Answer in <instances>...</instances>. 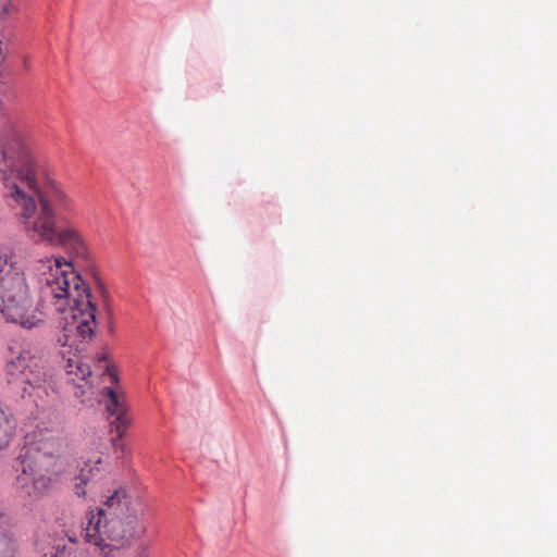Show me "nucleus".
I'll use <instances>...</instances> for the list:
<instances>
[{
    "instance_id": "obj_20",
    "label": "nucleus",
    "mask_w": 557,
    "mask_h": 557,
    "mask_svg": "<svg viewBox=\"0 0 557 557\" xmlns=\"http://www.w3.org/2000/svg\"><path fill=\"white\" fill-rule=\"evenodd\" d=\"M69 539H70L71 542H76V539L73 537V536H69Z\"/></svg>"
},
{
    "instance_id": "obj_2",
    "label": "nucleus",
    "mask_w": 557,
    "mask_h": 557,
    "mask_svg": "<svg viewBox=\"0 0 557 557\" xmlns=\"http://www.w3.org/2000/svg\"><path fill=\"white\" fill-rule=\"evenodd\" d=\"M27 169L20 176V183L8 177L5 180V198L9 205L18 210L26 234L59 222L62 218H73L77 213L74 199L65 187L53 178H46L39 185L37 164Z\"/></svg>"
},
{
    "instance_id": "obj_23",
    "label": "nucleus",
    "mask_w": 557,
    "mask_h": 557,
    "mask_svg": "<svg viewBox=\"0 0 557 557\" xmlns=\"http://www.w3.org/2000/svg\"><path fill=\"white\" fill-rule=\"evenodd\" d=\"M99 288L103 289V286L101 285V282H98Z\"/></svg>"
},
{
    "instance_id": "obj_8",
    "label": "nucleus",
    "mask_w": 557,
    "mask_h": 557,
    "mask_svg": "<svg viewBox=\"0 0 557 557\" xmlns=\"http://www.w3.org/2000/svg\"><path fill=\"white\" fill-rule=\"evenodd\" d=\"M27 161L30 168L36 165L35 159L24 147L20 133L14 132V140L10 145L0 140V173L3 174L4 186L8 177L20 183V176L26 172Z\"/></svg>"
},
{
    "instance_id": "obj_6",
    "label": "nucleus",
    "mask_w": 557,
    "mask_h": 557,
    "mask_svg": "<svg viewBox=\"0 0 557 557\" xmlns=\"http://www.w3.org/2000/svg\"><path fill=\"white\" fill-rule=\"evenodd\" d=\"M106 372L110 377V382L116 386L103 387L101 391V401L108 414L114 417V420L111 421V428L116 434L115 438H113V441H115L121 440L125 435L126 429L132 422V417L128 413L129 408L126 395L119 386V377L115 369L107 364Z\"/></svg>"
},
{
    "instance_id": "obj_19",
    "label": "nucleus",
    "mask_w": 557,
    "mask_h": 557,
    "mask_svg": "<svg viewBox=\"0 0 557 557\" xmlns=\"http://www.w3.org/2000/svg\"><path fill=\"white\" fill-rule=\"evenodd\" d=\"M134 557H147V554L145 552L144 548H138L136 552H135V555Z\"/></svg>"
},
{
    "instance_id": "obj_17",
    "label": "nucleus",
    "mask_w": 557,
    "mask_h": 557,
    "mask_svg": "<svg viewBox=\"0 0 557 557\" xmlns=\"http://www.w3.org/2000/svg\"><path fill=\"white\" fill-rule=\"evenodd\" d=\"M9 86L5 79L0 81V104L2 103L3 96L8 92Z\"/></svg>"
},
{
    "instance_id": "obj_21",
    "label": "nucleus",
    "mask_w": 557,
    "mask_h": 557,
    "mask_svg": "<svg viewBox=\"0 0 557 557\" xmlns=\"http://www.w3.org/2000/svg\"><path fill=\"white\" fill-rule=\"evenodd\" d=\"M99 288L103 289V286L101 285V282H98Z\"/></svg>"
},
{
    "instance_id": "obj_4",
    "label": "nucleus",
    "mask_w": 557,
    "mask_h": 557,
    "mask_svg": "<svg viewBox=\"0 0 557 557\" xmlns=\"http://www.w3.org/2000/svg\"><path fill=\"white\" fill-rule=\"evenodd\" d=\"M26 235L36 243L45 242L52 246H60L78 259H88L89 250L87 243L81 228L71 218H62L57 223L39 227V230Z\"/></svg>"
},
{
    "instance_id": "obj_18",
    "label": "nucleus",
    "mask_w": 557,
    "mask_h": 557,
    "mask_svg": "<svg viewBox=\"0 0 557 557\" xmlns=\"http://www.w3.org/2000/svg\"><path fill=\"white\" fill-rule=\"evenodd\" d=\"M54 557H76V555L65 548H62L55 553Z\"/></svg>"
},
{
    "instance_id": "obj_22",
    "label": "nucleus",
    "mask_w": 557,
    "mask_h": 557,
    "mask_svg": "<svg viewBox=\"0 0 557 557\" xmlns=\"http://www.w3.org/2000/svg\"><path fill=\"white\" fill-rule=\"evenodd\" d=\"M99 288L103 289V286L101 285V282H98Z\"/></svg>"
},
{
    "instance_id": "obj_14",
    "label": "nucleus",
    "mask_w": 557,
    "mask_h": 557,
    "mask_svg": "<svg viewBox=\"0 0 557 557\" xmlns=\"http://www.w3.org/2000/svg\"><path fill=\"white\" fill-rule=\"evenodd\" d=\"M86 484H87V480H86L84 473L82 472V478L79 479V483H76L75 487H74L75 494L77 496L84 497L86 495V491L83 487V485H86Z\"/></svg>"
},
{
    "instance_id": "obj_9",
    "label": "nucleus",
    "mask_w": 557,
    "mask_h": 557,
    "mask_svg": "<svg viewBox=\"0 0 557 557\" xmlns=\"http://www.w3.org/2000/svg\"><path fill=\"white\" fill-rule=\"evenodd\" d=\"M21 495L36 499L49 487L50 478L44 473L41 466L29 458L22 460V473L16 479Z\"/></svg>"
},
{
    "instance_id": "obj_13",
    "label": "nucleus",
    "mask_w": 557,
    "mask_h": 557,
    "mask_svg": "<svg viewBox=\"0 0 557 557\" xmlns=\"http://www.w3.org/2000/svg\"><path fill=\"white\" fill-rule=\"evenodd\" d=\"M94 545L99 550L98 557H120L121 555V548L112 546L111 544L101 542V544Z\"/></svg>"
},
{
    "instance_id": "obj_15",
    "label": "nucleus",
    "mask_w": 557,
    "mask_h": 557,
    "mask_svg": "<svg viewBox=\"0 0 557 557\" xmlns=\"http://www.w3.org/2000/svg\"><path fill=\"white\" fill-rule=\"evenodd\" d=\"M12 8L11 0H0V16L8 14Z\"/></svg>"
},
{
    "instance_id": "obj_7",
    "label": "nucleus",
    "mask_w": 557,
    "mask_h": 557,
    "mask_svg": "<svg viewBox=\"0 0 557 557\" xmlns=\"http://www.w3.org/2000/svg\"><path fill=\"white\" fill-rule=\"evenodd\" d=\"M128 515L141 513L132 506V499L123 488L114 491L101 503L96 513L92 511L89 513L87 527L84 529L85 539L99 540L97 532H99L103 520Z\"/></svg>"
},
{
    "instance_id": "obj_16",
    "label": "nucleus",
    "mask_w": 557,
    "mask_h": 557,
    "mask_svg": "<svg viewBox=\"0 0 557 557\" xmlns=\"http://www.w3.org/2000/svg\"><path fill=\"white\" fill-rule=\"evenodd\" d=\"M0 529H12L10 517L0 509Z\"/></svg>"
},
{
    "instance_id": "obj_12",
    "label": "nucleus",
    "mask_w": 557,
    "mask_h": 557,
    "mask_svg": "<svg viewBox=\"0 0 557 557\" xmlns=\"http://www.w3.org/2000/svg\"><path fill=\"white\" fill-rule=\"evenodd\" d=\"M17 537L13 529H0V557H14Z\"/></svg>"
},
{
    "instance_id": "obj_10",
    "label": "nucleus",
    "mask_w": 557,
    "mask_h": 557,
    "mask_svg": "<svg viewBox=\"0 0 557 557\" xmlns=\"http://www.w3.org/2000/svg\"><path fill=\"white\" fill-rule=\"evenodd\" d=\"M65 371L69 380L73 383H76V380L85 382L84 385H77L78 389H81V394L76 392V396H83L85 394V391L83 389L84 386H86V391L90 389L87 377L91 375V370L90 367L85 363L81 357L74 356L73 358H69L65 366Z\"/></svg>"
},
{
    "instance_id": "obj_1",
    "label": "nucleus",
    "mask_w": 557,
    "mask_h": 557,
    "mask_svg": "<svg viewBox=\"0 0 557 557\" xmlns=\"http://www.w3.org/2000/svg\"><path fill=\"white\" fill-rule=\"evenodd\" d=\"M39 301L33 308V289L23 268L11 252H0V312L7 321L32 330L49 314H61L63 345L91 339L96 329V305L90 287L63 258L39 260Z\"/></svg>"
},
{
    "instance_id": "obj_5",
    "label": "nucleus",
    "mask_w": 557,
    "mask_h": 557,
    "mask_svg": "<svg viewBox=\"0 0 557 557\" xmlns=\"http://www.w3.org/2000/svg\"><path fill=\"white\" fill-rule=\"evenodd\" d=\"M146 532V524L141 515H128L121 518L103 520L100 527L99 540L86 539L88 543H108L122 548L131 540L141 536Z\"/></svg>"
},
{
    "instance_id": "obj_3",
    "label": "nucleus",
    "mask_w": 557,
    "mask_h": 557,
    "mask_svg": "<svg viewBox=\"0 0 557 557\" xmlns=\"http://www.w3.org/2000/svg\"><path fill=\"white\" fill-rule=\"evenodd\" d=\"M5 373L9 383L23 384V396L44 399L54 389L52 375L45 369L41 358L27 347H10Z\"/></svg>"
},
{
    "instance_id": "obj_11",
    "label": "nucleus",
    "mask_w": 557,
    "mask_h": 557,
    "mask_svg": "<svg viewBox=\"0 0 557 557\" xmlns=\"http://www.w3.org/2000/svg\"><path fill=\"white\" fill-rule=\"evenodd\" d=\"M15 431L12 414L0 403V450L9 446Z\"/></svg>"
}]
</instances>
